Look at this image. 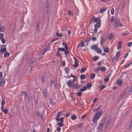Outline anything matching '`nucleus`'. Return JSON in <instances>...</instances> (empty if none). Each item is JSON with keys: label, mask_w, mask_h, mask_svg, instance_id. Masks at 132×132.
I'll return each mask as SVG.
<instances>
[{"label": "nucleus", "mask_w": 132, "mask_h": 132, "mask_svg": "<svg viewBox=\"0 0 132 132\" xmlns=\"http://www.w3.org/2000/svg\"><path fill=\"white\" fill-rule=\"evenodd\" d=\"M4 31V28L3 26L0 27V32H3Z\"/></svg>", "instance_id": "a878e982"}, {"label": "nucleus", "mask_w": 132, "mask_h": 132, "mask_svg": "<svg viewBox=\"0 0 132 132\" xmlns=\"http://www.w3.org/2000/svg\"><path fill=\"white\" fill-rule=\"evenodd\" d=\"M68 12L70 16H72L73 15V13L70 10L68 11Z\"/></svg>", "instance_id": "4c0bfd02"}, {"label": "nucleus", "mask_w": 132, "mask_h": 132, "mask_svg": "<svg viewBox=\"0 0 132 132\" xmlns=\"http://www.w3.org/2000/svg\"><path fill=\"white\" fill-rule=\"evenodd\" d=\"M6 51V47H5V48H3L1 49V53H4Z\"/></svg>", "instance_id": "c9c22d12"}, {"label": "nucleus", "mask_w": 132, "mask_h": 132, "mask_svg": "<svg viewBox=\"0 0 132 132\" xmlns=\"http://www.w3.org/2000/svg\"><path fill=\"white\" fill-rule=\"evenodd\" d=\"M99 57L96 56H95L93 58V60L94 61H96L99 58Z\"/></svg>", "instance_id": "e433bc0d"}, {"label": "nucleus", "mask_w": 132, "mask_h": 132, "mask_svg": "<svg viewBox=\"0 0 132 132\" xmlns=\"http://www.w3.org/2000/svg\"><path fill=\"white\" fill-rule=\"evenodd\" d=\"M100 70L102 72L105 71L106 70V68L104 67L100 68Z\"/></svg>", "instance_id": "7c9ffc66"}, {"label": "nucleus", "mask_w": 132, "mask_h": 132, "mask_svg": "<svg viewBox=\"0 0 132 132\" xmlns=\"http://www.w3.org/2000/svg\"><path fill=\"white\" fill-rule=\"evenodd\" d=\"M113 35L112 34H110L108 37V38L109 39H111L112 38H113Z\"/></svg>", "instance_id": "cd10ccee"}, {"label": "nucleus", "mask_w": 132, "mask_h": 132, "mask_svg": "<svg viewBox=\"0 0 132 132\" xmlns=\"http://www.w3.org/2000/svg\"><path fill=\"white\" fill-rule=\"evenodd\" d=\"M39 24H37V26L36 27L37 30H39Z\"/></svg>", "instance_id": "69168bd1"}, {"label": "nucleus", "mask_w": 132, "mask_h": 132, "mask_svg": "<svg viewBox=\"0 0 132 132\" xmlns=\"http://www.w3.org/2000/svg\"><path fill=\"white\" fill-rule=\"evenodd\" d=\"M80 78L82 80L84 79L85 78V76L84 75H82L80 76Z\"/></svg>", "instance_id": "37998d69"}, {"label": "nucleus", "mask_w": 132, "mask_h": 132, "mask_svg": "<svg viewBox=\"0 0 132 132\" xmlns=\"http://www.w3.org/2000/svg\"><path fill=\"white\" fill-rule=\"evenodd\" d=\"M64 53L66 57L68 58L69 57L70 55L68 50H65L64 51Z\"/></svg>", "instance_id": "a211bd4d"}, {"label": "nucleus", "mask_w": 132, "mask_h": 132, "mask_svg": "<svg viewBox=\"0 0 132 132\" xmlns=\"http://www.w3.org/2000/svg\"><path fill=\"white\" fill-rule=\"evenodd\" d=\"M111 120L109 119L107 122L106 124V128L108 127L111 123Z\"/></svg>", "instance_id": "4468645a"}, {"label": "nucleus", "mask_w": 132, "mask_h": 132, "mask_svg": "<svg viewBox=\"0 0 132 132\" xmlns=\"http://www.w3.org/2000/svg\"><path fill=\"white\" fill-rule=\"evenodd\" d=\"M87 87L86 86L84 87L83 88H81L79 89V91L83 92L86 90Z\"/></svg>", "instance_id": "473e14b6"}, {"label": "nucleus", "mask_w": 132, "mask_h": 132, "mask_svg": "<svg viewBox=\"0 0 132 132\" xmlns=\"http://www.w3.org/2000/svg\"><path fill=\"white\" fill-rule=\"evenodd\" d=\"M73 84L74 82L71 80H69L67 82V85L70 88L73 87Z\"/></svg>", "instance_id": "39448f33"}, {"label": "nucleus", "mask_w": 132, "mask_h": 132, "mask_svg": "<svg viewBox=\"0 0 132 132\" xmlns=\"http://www.w3.org/2000/svg\"><path fill=\"white\" fill-rule=\"evenodd\" d=\"M118 59H117V57L116 58H115V57H114L113 59H112V62H115V61L117 60V61Z\"/></svg>", "instance_id": "13d9d810"}, {"label": "nucleus", "mask_w": 132, "mask_h": 132, "mask_svg": "<svg viewBox=\"0 0 132 132\" xmlns=\"http://www.w3.org/2000/svg\"><path fill=\"white\" fill-rule=\"evenodd\" d=\"M109 51V49L108 48H106L104 50V52L106 53H108Z\"/></svg>", "instance_id": "c85d7f7f"}, {"label": "nucleus", "mask_w": 132, "mask_h": 132, "mask_svg": "<svg viewBox=\"0 0 132 132\" xmlns=\"http://www.w3.org/2000/svg\"><path fill=\"white\" fill-rule=\"evenodd\" d=\"M91 48L94 50H96L97 48L98 47L96 45H93L91 46H90Z\"/></svg>", "instance_id": "2eb2a0df"}, {"label": "nucleus", "mask_w": 132, "mask_h": 132, "mask_svg": "<svg viewBox=\"0 0 132 132\" xmlns=\"http://www.w3.org/2000/svg\"><path fill=\"white\" fill-rule=\"evenodd\" d=\"M123 81L121 80H119L117 81V84L119 86L123 84Z\"/></svg>", "instance_id": "6ab92c4d"}, {"label": "nucleus", "mask_w": 132, "mask_h": 132, "mask_svg": "<svg viewBox=\"0 0 132 132\" xmlns=\"http://www.w3.org/2000/svg\"><path fill=\"white\" fill-rule=\"evenodd\" d=\"M82 94V93L80 92H78L77 93V95L79 96H81Z\"/></svg>", "instance_id": "864d4df0"}, {"label": "nucleus", "mask_w": 132, "mask_h": 132, "mask_svg": "<svg viewBox=\"0 0 132 132\" xmlns=\"http://www.w3.org/2000/svg\"><path fill=\"white\" fill-rule=\"evenodd\" d=\"M58 125L60 127H62L63 126V124L62 122H59L58 123Z\"/></svg>", "instance_id": "49530a36"}, {"label": "nucleus", "mask_w": 132, "mask_h": 132, "mask_svg": "<svg viewBox=\"0 0 132 132\" xmlns=\"http://www.w3.org/2000/svg\"><path fill=\"white\" fill-rule=\"evenodd\" d=\"M9 55L10 54L9 53L7 52H6L4 54V56L7 57H8Z\"/></svg>", "instance_id": "ea45409f"}, {"label": "nucleus", "mask_w": 132, "mask_h": 132, "mask_svg": "<svg viewBox=\"0 0 132 132\" xmlns=\"http://www.w3.org/2000/svg\"><path fill=\"white\" fill-rule=\"evenodd\" d=\"M132 127V119L130 121V125H129V130H131Z\"/></svg>", "instance_id": "72a5a7b5"}, {"label": "nucleus", "mask_w": 132, "mask_h": 132, "mask_svg": "<svg viewBox=\"0 0 132 132\" xmlns=\"http://www.w3.org/2000/svg\"><path fill=\"white\" fill-rule=\"evenodd\" d=\"M61 116V112H58L55 118V120H56L57 121H59V117Z\"/></svg>", "instance_id": "9d476101"}, {"label": "nucleus", "mask_w": 132, "mask_h": 132, "mask_svg": "<svg viewBox=\"0 0 132 132\" xmlns=\"http://www.w3.org/2000/svg\"><path fill=\"white\" fill-rule=\"evenodd\" d=\"M5 82V80H4L3 78L0 79V86L2 87L4 84Z\"/></svg>", "instance_id": "0eeeda50"}, {"label": "nucleus", "mask_w": 132, "mask_h": 132, "mask_svg": "<svg viewBox=\"0 0 132 132\" xmlns=\"http://www.w3.org/2000/svg\"><path fill=\"white\" fill-rule=\"evenodd\" d=\"M101 20H100L99 21L97 22L94 25V28H99L101 25Z\"/></svg>", "instance_id": "1a4fd4ad"}, {"label": "nucleus", "mask_w": 132, "mask_h": 132, "mask_svg": "<svg viewBox=\"0 0 132 132\" xmlns=\"http://www.w3.org/2000/svg\"><path fill=\"white\" fill-rule=\"evenodd\" d=\"M120 54V51L118 52L116 54V56L117 58V59H119V56Z\"/></svg>", "instance_id": "2f4dec72"}, {"label": "nucleus", "mask_w": 132, "mask_h": 132, "mask_svg": "<svg viewBox=\"0 0 132 132\" xmlns=\"http://www.w3.org/2000/svg\"><path fill=\"white\" fill-rule=\"evenodd\" d=\"M56 56L58 58H60L62 57V54L60 53V52L58 51L57 53Z\"/></svg>", "instance_id": "f3484780"}, {"label": "nucleus", "mask_w": 132, "mask_h": 132, "mask_svg": "<svg viewBox=\"0 0 132 132\" xmlns=\"http://www.w3.org/2000/svg\"><path fill=\"white\" fill-rule=\"evenodd\" d=\"M119 26L122 27L123 25L120 22V20L118 19H116L115 22L114 26L115 28H117Z\"/></svg>", "instance_id": "7ed1b4c3"}, {"label": "nucleus", "mask_w": 132, "mask_h": 132, "mask_svg": "<svg viewBox=\"0 0 132 132\" xmlns=\"http://www.w3.org/2000/svg\"><path fill=\"white\" fill-rule=\"evenodd\" d=\"M77 118V116L75 115H73L71 117V118L72 120H74L76 119Z\"/></svg>", "instance_id": "4be33fe9"}, {"label": "nucleus", "mask_w": 132, "mask_h": 132, "mask_svg": "<svg viewBox=\"0 0 132 132\" xmlns=\"http://www.w3.org/2000/svg\"><path fill=\"white\" fill-rule=\"evenodd\" d=\"M35 61V59L34 58H32L31 60V63H30V66L31 67L33 65V64L34 63Z\"/></svg>", "instance_id": "5701e85b"}, {"label": "nucleus", "mask_w": 132, "mask_h": 132, "mask_svg": "<svg viewBox=\"0 0 132 132\" xmlns=\"http://www.w3.org/2000/svg\"><path fill=\"white\" fill-rule=\"evenodd\" d=\"M132 64V62H131L130 63L124 66L125 67V68H127L131 64Z\"/></svg>", "instance_id": "c756f323"}, {"label": "nucleus", "mask_w": 132, "mask_h": 132, "mask_svg": "<svg viewBox=\"0 0 132 132\" xmlns=\"http://www.w3.org/2000/svg\"><path fill=\"white\" fill-rule=\"evenodd\" d=\"M1 39V40L3 44H4L5 43L6 41L5 39L4 38Z\"/></svg>", "instance_id": "5fc2aeb1"}, {"label": "nucleus", "mask_w": 132, "mask_h": 132, "mask_svg": "<svg viewBox=\"0 0 132 132\" xmlns=\"http://www.w3.org/2000/svg\"><path fill=\"white\" fill-rule=\"evenodd\" d=\"M86 70L85 68H82L81 69L80 72L81 73H83L85 72Z\"/></svg>", "instance_id": "603ef678"}, {"label": "nucleus", "mask_w": 132, "mask_h": 132, "mask_svg": "<svg viewBox=\"0 0 132 132\" xmlns=\"http://www.w3.org/2000/svg\"><path fill=\"white\" fill-rule=\"evenodd\" d=\"M65 71L67 73H68L69 72V69L68 68H65Z\"/></svg>", "instance_id": "8fccbe9b"}, {"label": "nucleus", "mask_w": 132, "mask_h": 132, "mask_svg": "<svg viewBox=\"0 0 132 132\" xmlns=\"http://www.w3.org/2000/svg\"><path fill=\"white\" fill-rule=\"evenodd\" d=\"M111 74L110 73L109 75H108L106 77V78L104 79V80L105 82H108L109 80V78L110 77Z\"/></svg>", "instance_id": "9b49d317"}, {"label": "nucleus", "mask_w": 132, "mask_h": 132, "mask_svg": "<svg viewBox=\"0 0 132 132\" xmlns=\"http://www.w3.org/2000/svg\"><path fill=\"white\" fill-rule=\"evenodd\" d=\"M58 50L59 51L64 52L65 51V48H58Z\"/></svg>", "instance_id": "b1692460"}, {"label": "nucleus", "mask_w": 132, "mask_h": 132, "mask_svg": "<svg viewBox=\"0 0 132 132\" xmlns=\"http://www.w3.org/2000/svg\"><path fill=\"white\" fill-rule=\"evenodd\" d=\"M114 20V18L113 16H112L111 19L110 20V22L111 23H112L113 22Z\"/></svg>", "instance_id": "de8ad7c7"}, {"label": "nucleus", "mask_w": 132, "mask_h": 132, "mask_svg": "<svg viewBox=\"0 0 132 132\" xmlns=\"http://www.w3.org/2000/svg\"><path fill=\"white\" fill-rule=\"evenodd\" d=\"M106 10V9L104 8H103L101 9L100 11V12L101 13H102L104 12Z\"/></svg>", "instance_id": "58836bf2"}, {"label": "nucleus", "mask_w": 132, "mask_h": 132, "mask_svg": "<svg viewBox=\"0 0 132 132\" xmlns=\"http://www.w3.org/2000/svg\"><path fill=\"white\" fill-rule=\"evenodd\" d=\"M86 116V114H85L84 115H83L81 118V119H84L85 118Z\"/></svg>", "instance_id": "338daca9"}, {"label": "nucleus", "mask_w": 132, "mask_h": 132, "mask_svg": "<svg viewBox=\"0 0 132 132\" xmlns=\"http://www.w3.org/2000/svg\"><path fill=\"white\" fill-rule=\"evenodd\" d=\"M84 43L83 42H81L80 44V45L81 47H82L84 46Z\"/></svg>", "instance_id": "774afa93"}, {"label": "nucleus", "mask_w": 132, "mask_h": 132, "mask_svg": "<svg viewBox=\"0 0 132 132\" xmlns=\"http://www.w3.org/2000/svg\"><path fill=\"white\" fill-rule=\"evenodd\" d=\"M104 39V36L103 35H102L101 36V39H100V44L101 45H102L103 43V42Z\"/></svg>", "instance_id": "f8f14e48"}, {"label": "nucleus", "mask_w": 132, "mask_h": 132, "mask_svg": "<svg viewBox=\"0 0 132 132\" xmlns=\"http://www.w3.org/2000/svg\"><path fill=\"white\" fill-rule=\"evenodd\" d=\"M22 94L24 96V98L26 100L28 101L30 100L28 96V94L26 92H22Z\"/></svg>", "instance_id": "20e7f679"}, {"label": "nucleus", "mask_w": 132, "mask_h": 132, "mask_svg": "<svg viewBox=\"0 0 132 132\" xmlns=\"http://www.w3.org/2000/svg\"><path fill=\"white\" fill-rule=\"evenodd\" d=\"M43 95L44 97L46 96V91L45 89H44L43 91Z\"/></svg>", "instance_id": "a19ab883"}, {"label": "nucleus", "mask_w": 132, "mask_h": 132, "mask_svg": "<svg viewBox=\"0 0 132 132\" xmlns=\"http://www.w3.org/2000/svg\"><path fill=\"white\" fill-rule=\"evenodd\" d=\"M5 103L4 101V99H3L2 102L1 103V105L2 106H3Z\"/></svg>", "instance_id": "4d7b16f0"}, {"label": "nucleus", "mask_w": 132, "mask_h": 132, "mask_svg": "<svg viewBox=\"0 0 132 132\" xmlns=\"http://www.w3.org/2000/svg\"><path fill=\"white\" fill-rule=\"evenodd\" d=\"M92 85L91 84H87V88H88L92 86Z\"/></svg>", "instance_id": "e2e57ef3"}, {"label": "nucleus", "mask_w": 132, "mask_h": 132, "mask_svg": "<svg viewBox=\"0 0 132 132\" xmlns=\"http://www.w3.org/2000/svg\"><path fill=\"white\" fill-rule=\"evenodd\" d=\"M100 68H96L95 70V72H98L100 71Z\"/></svg>", "instance_id": "680f3d73"}, {"label": "nucleus", "mask_w": 132, "mask_h": 132, "mask_svg": "<svg viewBox=\"0 0 132 132\" xmlns=\"http://www.w3.org/2000/svg\"><path fill=\"white\" fill-rule=\"evenodd\" d=\"M43 57V55L42 54H40L38 55V58L39 60H41Z\"/></svg>", "instance_id": "f704fd0d"}, {"label": "nucleus", "mask_w": 132, "mask_h": 132, "mask_svg": "<svg viewBox=\"0 0 132 132\" xmlns=\"http://www.w3.org/2000/svg\"><path fill=\"white\" fill-rule=\"evenodd\" d=\"M96 52L98 53L101 54V51L100 49V48H98V47L97 48L96 50Z\"/></svg>", "instance_id": "bb28decb"}, {"label": "nucleus", "mask_w": 132, "mask_h": 132, "mask_svg": "<svg viewBox=\"0 0 132 132\" xmlns=\"http://www.w3.org/2000/svg\"><path fill=\"white\" fill-rule=\"evenodd\" d=\"M128 46L129 47H131V45H132V42H131L130 43H129L127 44Z\"/></svg>", "instance_id": "bf43d9fd"}, {"label": "nucleus", "mask_w": 132, "mask_h": 132, "mask_svg": "<svg viewBox=\"0 0 132 132\" xmlns=\"http://www.w3.org/2000/svg\"><path fill=\"white\" fill-rule=\"evenodd\" d=\"M106 120V118H105L102 120L101 122L100 123L99 127L98 130L100 132L102 131L103 130L104 125V124Z\"/></svg>", "instance_id": "f03ea898"}, {"label": "nucleus", "mask_w": 132, "mask_h": 132, "mask_svg": "<svg viewBox=\"0 0 132 132\" xmlns=\"http://www.w3.org/2000/svg\"><path fill=\"white\" fill-rule=\"evenodd\" d=\"M103 112L102 111H101L100 112H97L95 114L93 117V118L92 120V121L94 124H96L97 120L101 117Z\"/></svg>", "instance_id": "f257e3e1"}, {"label": "nucleus", "mask_w": 132, "mask_h": 132, "mask_svg": "<svg viewBox=\"0 0 132 132\" xmlns=\"http://www.w3.org/2000/svg\"><path fill=\"white\" fill-rule=\"evenodd\" d=\"M122 44V42H119L118 43V46L117 47V49H119L121 48V45Z\"/></svg>", "instance_id": "aec40b11"}, {"label": "nucleus", "mask_w": 132, "mask_h": 132, "mask_svg": "<svg viewBox=\"0 0 132 132\" xmlns=\"http://www.w3.org/2000/svg\"><path fill=\"white\" fill-rule=\"evenodd\" d=\"M64 48H65L66 49L65 50H68L69 49V48L67 44H65V45L64 46Z\"/></svg>", "instance_id": "09e8293b"}, {"label": "nucleus", "mask_w": 132, "mask_h": 132, "mask_svg": "<svg viewBox=\"0 0 132 132\" xmlns=\"http://www.w3.org/2000/svg\"><path fill=\"white\" fill-rule=\"evenodd\" d=\"M121 3L122 5V8L124 7L125 5V1L124 0H121Z\"/></svg>", "instance_id": "393cba45"}, {"label": "nucleus", "mask_w": 132, "mask_h": 132, "mask_svg": "<svg viewBox=\"0 0 132 132\" xmlns=\"http://www.w3.org/2000/svg\"><path fill=\"white\" fill-rule=\"evenodd\" d=\"M74 58L75 60V62L73 67L75 68H77L78 65V63L76 59L75 58Z\"/></svg>", "instance_id": "ddd939ff"}, {"label": "nucleus", "mask_w": 132, "mask_h": 132, "mask_svg": "<svg viewBox=\"0 0 132 132\" xmlns=\"http://www.w3.org/2000/svg\"><path fill=\"white\" fill-rule=\"evenodd\" d=\"M82 126V124L81 123H80L79 124H78L77 126V127L78 128H80Z\"/></svg>", "instance_id": "052dcab7"}, {"label": "nucleus", "mask_w": 132, "mask_h": 132, "mask_svg": "<svg viewBox=\"0 0 132 132\" xmlns=\"http://www.w3.org/2000/svg\"><path fill=\"white\" fill-rule=\"evenodd\" d=\"M80 85H79L77 83H76L75 85L73 86V89H74L75 88H76V89H77L78 88L80 87Z\"/></svg>", "instance_id": "412c9836"}, {"label": "nucleus", "mask_w": 132, "mask_h": 132, "mask_svg": "<svg viewBox=\"0 0 132 132\" xmlns=\"http://www.w3.org/2000/svg\"><path fill=\"white\" fill-rule=\"evenodd\" d=\"M1 110L5 114H6L8 112V110L7 109H4V108H1Z\"/></svg>", "instance_id": "dca6fc26"}, {"label": "nucleus", "mask_w": 132, "mask_h": 132, "mask_svg": "<svg viewBox=\"0 0 132 132\" xmlns=\"http://www.w3.org/2000/svg\"><path fill=\"white\" fill-rule=\"evenodd\" d=\"M4 35L2 33H0V39L4 38L3 37H4Z\"/></svg>", "instance_id": "6e6d98bb"}, {"label": "nucleus", "mask_w": 132, "mask_h": 132, "mask_svg": "<svg viewBox=\"0 0 132 132\" xmlns=\"http://www.w3.org/2000/svg\"><path fill=\"white\" fill-rule=\"evenodd\" d=\"M132 93V89L130 88L128 92V93L129 95L131 94Z\"/></svg>", "instance_id": "3c124183"}, {"label": "nucleus", "mask_w": 132, "mask_h": 132, "mask_svg": "<svg viewBox=\"0 0 132 132\" xmlns=\"http://www.w3.org/2000/svg\"><path fill=\"white\" fill-rule=\"evenodd\" d=\"M56 35L59 37H61L62 36V35L60 33H59L57 32L56 33Z\"/></svg>", "instance_id": "a18cd8bd"}, {"label": "nucleus", "mask_w": 132, "mask_h": 132, "mask_svg": "<svg viewBox=\"0 0 132 132\" xmlns=\"http://www.w3.org/2000/svg\"><path fill=\"white\" fill-rule=\"evenodd\" d=\"M100 17H98L97 18H96L94 16H93L91 19V22H93V21L94 22H97L100 20Z\"/></svg>", "instance_id": "423d86ee"}, {"label": "nucleus", "mask_w": 132, "mask_h": 132, "mask_svg": "<svg viewBox=\"0 0 132 132\" xmlns=\"http://www.w3.org/2000/svg\"><path fill=\"white\" fill-rule=\"evenodd\" d=\"M91 40V39L90 38H89L87 39V40H85L84 42L85 43H87L89 42Z\"/></svg>", "instance_id": "0e129e2a"}, {"label": "nucleus", "mask_w": 132, "mask_h": 132, "mask_svg": "<svg viewBox=\"0 0 132 132\" xmlns=\"http://www.w3.org/2000/svg\"><path fill=\"white\" fill-rule=\"evenodd\" d=\"M49 45V44L48 43L46 46V48L43 50V51L42 52L43 54H44L47 51L49 50L50 48Z\"/></svg>", "instance_id": "6e6552de"}, {"label": "nucleus", "mask_w": 132, "mask_h": 132, "mask_svg": "<svg viewBox=\"0 0 132 132\" xmlns=\"http://www.w3.org/2000/svg\"><path fill=\"white\" fill-rule=\"evenodd\" d=\"M95 76V75L94 73H93L92 74V75L91 76L90 78L92 79H93Z\"/></svg>", "instance_id": "79ce46f5"}, {"label": "nucleus", "mask_w": 132, "mask_h": 132, "mask_svg": "<svg viewBox=\"0 0 132 132\" xmlns=\"http://www.w3.org/2000/svg\"><path fill=\"white\" fill-rule=\"evenodd\" d=\"M111 13L112 15H113L114 13V8H112L111 11Z\"/></svg>", "instance_id": "c03bdc74"}]
</instances>
